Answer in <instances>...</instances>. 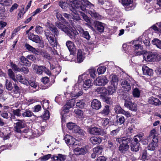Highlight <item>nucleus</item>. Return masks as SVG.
<instances>
[{"instance_id": "obj_64", "label": "nucleus", "mask_w": 161, "mask_h": 161, "mask_svg": "<svg viewBox=\"0 0 161 161\" xmlns=\"http://www.w3.org/2000/svg\"><path fill=\"white\" fill-rule=\"evenodd\" d=\"M66 105L71 108L74 106V103L72 100H69L67 102Z\"/></svg>"}, {"instance_id": "obj_31", "label": "nucleus", "mask_w": 161, "mask_h": 161, "mask_svg": "<svg viewBox=\"0 0 161 161\" xmlns=\"http://www.w3.org/2000/svg\"><path fill=\"white\" fill-rule=\"evenodd\" d=\"M98 122L99 125H100L106 126L109 123V120L107 118L101 119L98 120Z\"/></svg>"}, {"instance_id": "obj_15", "label": "nucleus", "mask_w": 161, "mask_h": 161, "mask_svg": "<svg viewBox=\"0 0 161 161\" xmlns=\"http://www.w3.org/2000/svg\"><path fill=\"white\" fill-rule=\"evenodd\" d=\"M77 61L78 63L82 62L85 58V54L81 50H79L77 52Z\"/></svg>"}, {"instance_id": "obj_5", "label": "nucleus", "mask_w": 161, "mask_h": 161, "mask_svg": "<svg viewBox=\"0 0 161 161\" xmlns=\"http://www.w3.org/2000/svg\"><path fill=\"white\" fill-rule=\"evenodd\" d=\"M144 59L149 62L158 61L161 57L157 53H147L143 55Z\"/></svg>"}, {"instance_id": "obj_14", "label": "nucleus", "mask_w": 161, "mask_h": 161, "mask_svg": "<svg viewBox=\"0 0 161 161\" xmlns=\"http://www.w3.org/2000/svg\"><path fill=\"white\" fill-rule=\"evenodd\" d=\"M91 106L93 108L97 110L101 108L102 106L101 103L99 101L94 99L91 103Z\"/></svg>"}, {"instance_id": "obj_44", "label": "nucleus", "mask_w": 161, "mask_h": 161, "mask_svg": "<svg viewBox=\"0 0 161 161\" xmlns=\"http://www.w3.org/2000/svg\"><path fill=\"white\" fill-rule=\"evenodd\" d=\"M124 110L121 107L118 105H116L114 108L115 112L118 114H122Z\"/></svg>"}, {"instance_id": "obj_7", "label": "nucleus", "mask_w": 161, "mask_h": 161, "mask_svg": "<svg viewBox=\"0 0 161 161\" xmlns=\"http://www.w3.org/2000/svg\"><path fill=\"white\" fill-rule=\"evenodd\" d=\"M107 78L104 76L98 77L96 80L94 81V84L96 85L101 86H104L108 82Z\"/></svg>"}, {"instance_id": "obj_41", "label": "nucleus", "mask_w": 161, "mask_h": 161, "mask_svg": "<svg viewBox=\"0 0 161 161\" xmlns=\"http://www.w3.org/2000/svg\"><path fill=\"white\" fill-rule=\"evenodd\" d=\"M82 92L81 91H79L78 92H74L73 91L71 92V96L75 98H77L79 96L82 95Z\"/></svg>"}, {"instance_id": "obj_32", "label": "nucleus", "mask_w": 161, "mask_h": 161, "mask_svg": "<svg viewBox=\"0 0 161 161\" xmlns=\"http://www.w3.org/2000/svg\"><path fill=\"white\" fill-rule=\"evenodd\" d=\"M22 115V116L24 117H30L33 115V113L31 112V111H30L29 109H27L25 110L23 112Z\"/></svg>"}, {"instance_id": "obj_39", "label": "nucleus", "mask_w": 161, "mask_h": 161, "mask_svg": "<svg viewBox=\"0 0 161 161\" xmlns=\"http://www.w3.org/2000/svg\"><path fill=\"white\" fill-rule=\"evenodd\" d=\"M17 78L19 82L24 84H27L28 81L23 76L20 75H18Z\"/></svg>"}, {"instance_id": "obj_56", "label": "nucleus", "mask_w": 161, "mask_h": 161, "mask_svg": "<svg viewBox=\"0 0 161 161\" xmlns=\"http://www.w3.org/2000/svg\"><path fill=\"white\" fill-rule=\"evenodd\" d=\"M87 75L85 74H83L79 76L78 82L79 83H81V82L86 78Z\"/></svg>"}, {"instance_id": "obj_8", "label": "nucleus", "mask_w": 161, "mask_h": 161, "mask_svg": "<svg viewBox=\"0 0 161 161\" xmlns=\"http://www.w3.org/2000/svg\"><path fill=\"white\" fill-rule=\"evenodd\" d=\"M64 139L68 145L75 146L78 144L79 143L78 140L68 134L64 136Z\"/></svg>"}, {"instance_id": "obj_10", "label": "nucleus", "mask_w": 161, "mask_h": 161, "mask_svg": "<svg viewBox=\"0 0 161 161\" xmlns=\"http://www.w3.org/2000/svg\"><path fill=\"white\" fill-rule=\"evenodd\" d=\"M124 106L129 110L136 111L137 110V105L135 103L128 101L126 100H125Z\"/></svg>"}, {"instance_id": "obj_57", "label": "nucleus", "mask_w": 161, "mask_h": 161, "mask_svg": "<svg viewBox=\"0 0 161 161\" xmlns=\"http://www.w3.org/2000/svg\"><path fill=\"white\" fill-rule=\"evenodd\" d=\"M132 2V0H122L123 4L126 6L130 5Z\"/></svg>"}, {"instance_id": "obj_47", "label": "nucleus", "mask_w": 161, "mask_h": 161, "mask_svg": "<svg viewBox=\"0 0 161 161\" xmlns=\"http://www.w3.org/2000/svg\"><path fill=\"white\" fill-rule=\"evenodd\" d=\"M52 156L51 154H48L43 156L41 157L39 159L41 161H46L49 159Z\"/></svg>"}, {"instance_id": "obj_43", "label": "nucleus", "mask_w": 161, "mask_h": 161, "mask_svg": "<svg viewBox=\"0 0 161 161\" xmlns=\"http://www.w3.org/2000/svg\"><path fill=\"white\" fill-rule=\"evenodd\" d=\"M35 31L36 33L38 34H41L43 32V28L39 25H37L35 28Z\"/></svg>"}, {"instance_id": "obj_21", "label": "nucleus", "mask_w": 161, "mask_h": 161, "mask_svg": "<svg viewBox=\"0 0 161 161\" xmlns=\"http://www.w3.org/2000/svg\"><path fill=\"white\" fill-rule=\"evenodd\" d=\"M143 73L144 75L151 76L153 74V71L152 69H149L146 66H144L142 67Z\"/></svg>"}, {"instance_id": "obj_13", "label": "nucleus", "mask_w": 161, "mask_h": 161, "mask_svg": "<svg viewBox=\"0 0 161 161\" xmlns=\"http://www.w3.org/2000/svg\"><path fill=\"white\" fill-rule=\"evenodd\" d=\"M158 140L157 137H155L152 139L151 143L149 144L147 147L149 150H154L158 146Z\"/></svg>"}, {"instance_id": "obj_40", "label": "nucleus", "mask_w": 161, "mask_h": 161, "mask_svg": "<svg viewBox=\"0 0 161 161\" xmlns=\"http://www.w3.org/2000/svg\"><path fill=\"white\" fill-rule=\"evenodd\" d=\"M21 62L26 66L30 65L29 61L24 56H21L19 58Z\"/></svg>"}, {"instance_id": "obj_23", "label": "nucleus", "mask_w": 161, "mask_h": 161, "mask_svg": "<svg viewBox=\"0 0 161 161\" xmlns=\"http://www.w3.org/2000/svg\"><path fill=\"white\" fill-rule=\"evenodd\" d=\"M43 71H45L48 75H49L50 74V72L49 70L47 69L44 66H39L37 69L36 73L38 74L41 75L42 74V73L43 72Z\"/></svg>"}, {"instance_id": "obj_48", "label": "nucleus", "mask_w": 161, "mask_h": 161, "mask_svg": "<svg viewBox=\"0 0 161 161\" xmlns=\"http://www.w3.org/2000/svg\"><path fill=\"white\" fill-rule=\"evenodd\" d=\"M132 94L134 97H139L140 95V92L138 89L137 88L134 89L132 92Z\"/></svg>"}, {"instance_id": "obj_11", "label": "nucleus", "mask_w": 161, "mask_h": 161, "mask_svg": "<svg viewBox=\"0 0 161 161\" xmlns=\"http://www.w3.org/2000/svg\"><path fill=\"white\" fill-rule=\"evenodd\" d=\"M141 42L138 40H136L131 42L130 43V46L131 47V48L134 52L136 50H138L139 48H141Z\"/></svg>"}, {"instance_id": "obj_3", "label": "nucleus", "mask_w": 161, "mask_h": 161, "mask_svg": "<svg viewBox=\"0 0 161 161\" xmlns=\"http://www.w3.org/2000/svg\"><path fill=\"white\" fill-rule=\"evenodd\" d=\"M116 141L120 144L119 150L122 153H125L129 149L128 143L130 141V138L126 137L118 138L116 139Z\"/></svg>"}, {"instance_id": "obj_12", "label": "nucleus", "mask_w": 161, "mask_h": 161, "mask_svg": "<svg viewBox=\"0 0 161 161\" xmlns=\"http://www.w3.org/2000/svg\"><path fill=\"white\" fill-rule=\"evenodd\" d=\"M121 86L124 88L125 91H129L131 90V86L130 83L126 79L123 78L120 80Z\"/></svg>"}, {"instance_id": "obj_22", "label": "nucleus", "mask_w": 161, "mask_h": 161, "mask_svg": "<svg viewBox=\"0 0 161 161\" xmlns=\"http://www.w3.org/2000/svg\"><path fill=\"white\" fill-rule=\"evenodd\" d=\"M66 45L69 51L74 53L75 51V47L74 43L69 41H67Z\"/></svg>"}, {"instance_id": "obj_46", "label": "nucleus", "mask_w": 161, "mask_h": 161, "mask_svg": "<svg viewBox=\"0 0 161 161\" xmlns=\"http://www.w3.org/2000/svg\"><path fill=\"white\" fill-rule=\"evenodd\" d=\"M111 76V83H112L113 84L115 85L116 86L118 81V78L117 76L115 75H112Z\"/></svg>"}, {"instance_id": "obj_30", "label": "nucleus", "mask_w": 161, "mask_h": 161, "mask_svg": "<svg viewBox=\"0 0 161 161\" xmlns=\"http://www.w3.org/2000/svg\"><path fill=\"white\" fill-rule=\"evenodd\" d=\"M103 151L102 146H97L93 149V152L98 156Z\"/></svg>"}, {"instance_id": "obj_42", "label": "nucleus", "mask_w": 161, "mask_h": 161, "mask_svg": "<svg viewBox=\"0 0 161 161\" xmlns=\"http://www.w3.org/2000/svg\"><path fill=\"white\" fill-rule=\"evenodd\" d=\"M106 69V68L105 66H99L97 69V71L98 74H102L104 73Z\"/></svg>"}, {"instance_id": "obj_17", "label": "nucleus", "mask_w": 161, "mask_h": 161, "mask_svg": "<svg viewBox=\"0 0 161 161\" xmlns=\"http://www.w3.org/2000/svg\"><path fill=\"white\" fill-rule=\"evenodd\" d=\"M28 38L30 40L36 43H40L41 41L39 36L37 35H35L31 33L29 34Z\"/></svg>"}, {"instance_id": "obj_25", "label": "nucleus", "mask_w": 161, "mask_h": 161, "mask_svg": "<svg viewBox=\"0 0 161 161\" xmlns=\"http://www.w3.org/2000/svg\"><path fill=\"white\" fill-rule=\"evenodd\" d=\"M80 35L87 40L90 39L91 36L87 31H85L82 29H80L79 30Z\"/></svg>"}, {"instance_id": "obj_59", "label": "nucleus", "mask_w": 161, "mask_h": 161, "mask_svg": "<svg viewBox=\"0 0 161 161\" xmlns=\"http://www.w3.org/2000/svg\"><path fill=\"white\" fill-rule=\"evenodd\" d=\"M13 113L14 115H16L18 117H20L21 116L20 110L19 109H17L16 110H13Z\"/></svg>"}, {"instance_id": "obj_35", "label": "nucleus", "mask_w": 161, "mask_h": 161, "mask_svg": "<svg viewBox=\"0 0 161 161\" xmlns=\"http://www.w3.org/2000/svg\"><path fill=\"white\" fill-rule=\"evenodd\" d=\"M156 134V130L155 129L152 130L151 131L149 136L147 137V141H149L151 140L152 138L153 139L155 137H157L155 135Z\"/></svg>"}, {"instance_id": "obj_63", "label": "nucleus", "mask_w": 161, "mask_h": 161, "mask_svg": "<svg viewBox=\"0 0 161 161\" xmlns=\"http://www.w3.org/2000/svg\"><path fill=\"white\" fill-rule=\"evenodd\" d=\"M117 123L119 125L123 124L125 122V118L124 117L122 116L119 118L117 120Z\"/></svg>"}, {"instance_id": "obj_50", "label": "nucleus", "mask_w": 161, "mask_h": 161, "mask_svg": "<svg viewBox=\"0 0 161 161\" xmlns=\"http://www.w3.org/2000/svg\"><path fill=\"white\" fill-rule=\"evenodd\" d=\"M50 117L49 112L47 110H46L44 111V114L42 116V118L44 120L48 119Z\"/></svg>"}, {"instance_id": "obj_54", "label": "nucleus", "mask_w": 161, "mask_h": 161, "mask_svg": "<svg viewBox=\"0 0 161 161\" xmlns=\"http://www.w3.org/2000/svg\"><path fill=\"white\" fill-rule=\"evenodd\" d=\"M6 87L8 90H11L13 88L11 83L8 81L7 80H6Z\"/></svg>"}, {"instance_id": "obj_60", "label": "nucleus", "mask_w": 161, "mask_h": 161, "mask_svg": "<svg viewBox=\"0 0 161 161\" xmlns=\"http://www.w3.org/2000/svg\"><path fill=\"white\" fill-rule=\"evenodd\" d=\"M11 66L12 68L15 71H20V69L19 68L17 65L13 63H11Z\"/></svg>"}, {"instance_id": "obj_36", "label": "nucleus", "mask_w": 161, "mask_h": 161, "mask_svg": "<svg viewBox=\"0 0 161 161\" xmlns=\"http://www.w3.org/2000/svg\"><path fill=\"white\" fill-rule=\"evenodd\" d=\"M106 89L104 87H98L96 90L98 93L101 94H107V92L106 91Z\"/></svg>"}, {"instance_id": "obj_52", "label": "nucleus", "mask_w": 161, "mask_h": 161, "mask_svg": "<svg viewBox=\"0 0 161 161\" xmlns=\"http://www.w3.org/2000/svg\"><path fill=\"white\" fill-rule=\"evenodd\" d=\"M59 5L63 9H65L68 4L66 2L60 1L59 3Z\"/></svg>"}, {"instance_id": "obj_49", "label": "nucleus", "mask_w": 161, "mask_h": 161, "mask_svg": "<svg viewBox=\"0 0 161 161\" xmlns=\"http://www.w3.org/2000/svg\"><path fill=\"white\" fill-rule=\"evenodd\" d=\"M89 72L90 76L92 78L94 79L96 76V70L94 69H89Z\"/></svg>"}, {"instance_id": "obj_29", "label": "nucleus", "mask_w": 161, "mask_h": 161, "mask_svg": "<svg viewBox=\"0 0 161 161\" xmlns=\"http://www.w3.org/2000/svg\"><path fill=\"white\" fill-rule=\"evenodd\" d=\"M131 150L135 152H137L139 149V144L132 142L130 145Z\"/></svg>"}, {"instance_id": "obj_51", "label": "nucleus", "mask_w": 161, "mask_h": 161, "mask_svg": "<svg viewBox=\"0 0 161 161\" xmlns=\"http://www.w3.org/2000/svg\"><path fill=\"white\" fill-rule=\"evenodd\" d=\"M76 104L77 107H79V108H82L84 107L85 103L84 100H82L77 102Z\"/></svg>"}, {"instance_id": "obj_33", "label": "nucleus", "mask_w": 161, "mask_h": 161, "mask_svg": "<svg viewBox=\"0 0 161 161\" xmlns=\"http://www.w3.org/2000/svg\"><path fill=\"white\" fill-rule=\"evenodd\" d=\"M152 44L156 46L158 48L161 49V41L157 38H155L152 41Z\"/></svg>"}, {"instance_id": "obj_61", "label": "nucleus", "mask_w": 161, "mask_h": 161, "mask_svg": "<svg viewBox=\"0 0 161 161\" xmlns=\"http://www.w3.org/2000/svg\"><path fill=\"white\" fill-rule=\"evenodd\" d=\"M136 130L134 125H131L128 128V131L131 133H134Z\"/></svg>"}, {"instance_id": "obj_62", "label": "nucleus", "mask_w": 161, "mask_h": 161, "mask_svg": "<svg viewBox=\"0 0 161 161\" xmlns=\"http://www.w3.org/2000/svg\"><path fill=\"white\" fill-rule=\"evenodd\" d=\"M41 106L40 105H37L34 106V107L33 111L35 112H37L39 111L41 109Z\"/></svg>"}, {"instance_id": "obj_37", "label": "nucleus", "mask_w": 161, "mask_h": 161, "mask_svg": "<svg viewBox=\"0 0 161 161\" xmlns=\"http://www.w3.org/2000/svg\"><path fill=\"white\" fill-rule=\"evenodd\" d=\"M101 113L104 116L108 115L109 113V106L108 105L105 106Z\"/></svg>"}, {"instance_id": "obj_55", "label": "nucleus", "mask_w": 161, "mask_h": 161, "mask_svg": "<svg viewBox=\"0 0 161 161\" xmlns=\"http://www.w3.org/2000/svg\"><path fill=\"white\" fill-rule=\"evenodd\" d=\"M80 15L83 17L84 20L87 22L89 23L90 22V19L84 13L80 12Z\"/></svg>"}, {"instance_id": "obj_2", "label": "nucleus", "mask_w": 161, "mask_h": 161, "mask_svg": "<svg viewBox=\"0 0 161 161\" xmlns=\"http://www.w3.org/2000/svg\"><path fill=\"white\" fill-rule=\"evenodd\" d=\"M66 25H64L61 22L57 21L55 23V25L59 29L66 33L68 36L74 41H76L77 38L76 36L78 33L76 30L72 31L69 29V25L68 23H65Z\"/></svg>"}, {"instance_id": "obj_24", "label": "nucleus", "mask_w": 161, "mask_h": 161, "mask_svg": "<svg viewBox=\"0 0 161 161\" xmlns=\"http://www.w3.org/2000/svg\"><path fill=\"white\" fill-rule=\"evenodd\" d=\"M66 158V156L61 154H58L57 156H54L53 159L54 161H64Z\"/></svg>"}, {"instance_id": "obj_27", "label": "nucleus", "mask_w": 161, "mask_h": 161, "mask_svg": "<svg viewBox=\"0 0 161 161\" xmlns=\"http://www.w3.org/2000/svg\"><path fill=\"white\" fill-rule=\"evenodd\" d=\"M90 141L94 145H96L101 143L102 139L100 137L92 136L90 138Z\"/></svg>"}, {"instance_id": "obj_34", "label": "nucleus", "mask_w": 161, "mask_h": 161, "mask_svg": "<svg viewBox=\"0 0 161 161\" xmlns=\"http://www.w3.org/2000/svg\"><path fill=\"white\" fill-rule=\"evenodd\" d=\"M37 53H40L42 56L44 58H46L49 60H50L52 59V58L45 51H38V52Z\"/></svg>"}, {"instance_id": "obj_19", "label": "nucleus", "mask_w": 161, "mask_h": 161, "mask_svg": "<svg viewBox=\"0 0 161 161\" xmlns=\"http://www.w3.org/2000/svg\"><path fill=\"white\" fill-rule=\"evenodd\" d=\"M88 132L91 134L94 135H98L100 134L101 130L97 127L89 128L88 130Z\"/></svg>"}, {"instance_id": "obj_6", "label": "nucleus", "mask_w": 161, "mask_h": 161, "mask_svg": "<svg viewBox=\"0 0 161 161\" xmlns=\"http://www.w3.org/2000/svg\"><path fill=\"white\" fill-rule=\"evenodd\" d=\"M67 128L70 130H72L74 133H78L79 134L83 135L84 133V131L81 129L80 127L76 125L75 123L72 122H69L67 124Z\"/></svg>"}, {"instance_id": "obj_9", "label": "nucleus", "mask_w": 161, "mask_h": 161, "mask_svg": "<svg viewBox=\"0 0 161 161\" xmlns=\"http://www.w3.org/2000/svg\"><path fill=\"white\" fill-rule=\"evenodd\" d=\"M16 125L14 126L15 131L20 133L21 132L20 129L24 128L25 126V121L24 120H17V122L15 124Z\"/></svg>"}, {"instance_id": "obj_20", "label": "nucleus", "mask_w": 161, "mask_h": 161, "mask_svg": "<svg viewBox=\"0 0 161 161\" xmlns=\"http://www.w3.org/2000/svg\"><path fill=\"white\" fill-rule=\"evenodd\" d=\"M75 154L76 155H83L86 153V150L84 148L77 147L74 150Z\"/></svg>"}, {"instance_id": "obj_1", "label": "nucleus", "mask_w": 161, "mask_h": 161, "mask_svg": "<svg viewBox=\"0 0 161 161\" xmlns=\"http://www.w3.org/2000/svg\"><path fill=\"white\" fill-rule=\"evenodd\" d=\"M85 6L90 8L88 13L93 18L99 19L100 16L94 9V6L87 0H81V1L74 0L69 5V10L74 14L77 13V10L81 12L86 11Z\"/></svg>"}, {"instance_id": "obj_4", "label": "nucleus", "mask_w": 161, "mask_h": 161, "mask_svg": "<svg viewBox=\"0 0 161 161\" xmlns=\"http://www.w3.org/2000/svg\"><path fill=\"white\" fill-rule=\"evenodd\" d=\"M50 30L54 34V35L58 36L59 35V32L57 29L54 26H51L49 27ZM51 45L53 46L57 45L56 40L55 39V35L54 36H51L47 38Z\"/></svg>"}, {"instance_id": "obj_28", "label": "nucleus", "mask_w": 161, "mask_h": 161, "mask_svg": "<svg viewBox=\"0 0 161 161\" xmlns=\"http://www.w3.org/2000/svg\"><path fill=\"white\" fill-rule=\"evenodd\" d=\"M93 85L92 80L90 79L86 80L84 82L83 84V88L85 90H87L88 88H90Z\"/></svg>"}, {"instance_id": "obj_45", "label": "nucleus", "mask_w": 161, "mask_h": 161, "mask_svg": "<svg viewBox=\"0 0 161 161\" xmlns=\"http://www.w3.org/2000/svg\"><path fill=\"white\" fill-rule=\"evenodd\" d=\"M8 74L9 77L14 81H15L16 79L15 78L14 73L11 69H9L8 70Z\"/></svg>"}, {"instance_id": "obj_58", "label": "nucleus", "mask_w": 161, "mask_h": 161, "mask_svg": "<svg viewBox=\"0 0 161 161\" xmlns=\"http://www.w3.org/2000/svg\"><path fill=\"white\" fill-rule=\"evenodd\" d=\"M70 108L69 107L65 105L63 108V111L61 112V113L62 114H64L68 112Z\"/></svg>"}, {"instance_id": "obj_18", "label": "nucleus", "mask_w": 161, "mask_h": 161, "mask_svg": "<svg viewBox=\"0 0 161 161\" xmlns=\"http://www.w3.org/2000/svg\"><path fill=\"white\" fill-rule=\"evenodd\" d=\"M148 102L149 103L157 106L161 105V101L158 98H155L153 97H150Z\"/></svg>"}, {"instance_id": "obj_26", "label": "nucleus", "mask_w": 161, "mask_h": 161, "mask_svg": "<svg viewBox=\"0 0 161 161\" xmlns=\"http://www.w3.org/2000/svg\"><path fill=\"white\" fill-rule=\"evenodd\" d=\"M116 86L115 85L113 84L112 83H111V84L108 86L107 90L108 91V95L112 94L116 91Z\"/></svg>"}, {"instance_id": "obj_53", "label": "nucleus", "mask_w": 161, "mask_h": 161, "mask_svg": "<svg viewBox=\"0 0 161 161\" xmlns=\"http://www.w3.org/2000/svg\"><path fill=\"white\" fill-rule=\"evenodd\" d=\"M28 82L30 86L33 88L36 89L37 87V84L35 81L30 80Z\"/></svg>"}, {"instance_id": "obj_38", "label": "nucleus", "mask_w": 161, "mask_h": 161, "mask_svg": "<svg viewBox=\"0 0 161 161\" xmlns=\"http://www.w3.org/2000/svg\"><path fill=\"white\" fill-rule=\"evenodd\" d=\"M25 47L28 50L31 51L32 53H36L38 52V51L36 49L28 44H26L25 45Z\"/></svg>"}, {"instance_id": "obj_16", "label": "nucleus", "mask_w": 161, "mask_h": 161, "mask_svg": "<svg viewBox=\"0 0 161 161\" xmlns=\"http://www.w3.org/2000/svg\"><path fill=\"white\" fill-rule=\"evenodd\" d=\"M95 27L96 29L99 32H103L104 31V24L99 21H96L95 22Z\"/></svg>"}]
</instances>
